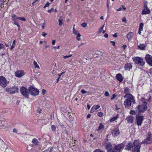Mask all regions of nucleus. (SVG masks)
<instances>
[{
	"instance_id": "9",
	"label": "nucleus",
	"mask_w": 152,
	"mask_h": 152,
	"mask_svg": "<svg viewBox=\"0 0 152 152\" xmlns=\"http://www.w3.org/2000/svg\"><path fill=\"white\" fill-rule=\"evenodd\" d=\"M125 144L126 142H124L120 144L115 145L114 146V149L116 150L118 152H121L125 147Z\"/></svg>"
},
{
	"instance_id": "10",
	"label": "nucleus",
	"mask_w": 152,
	"mask_h": 152,
	"mask_svg": "<svg viewBox=\"0 0 152 152\" xmlns=\"http://www.w3.org/2000/svg\"><path fill=\"white\" fill-rule=\"evenodd\" d=\"M148 3L147 1H145L144 4V9L142 10V14H149L150 12V10L147 7Z\"/></svg>"
},
{
	"instance_id": "45",
	"label": "nucleus",
	"mask_w": 152,
	"mask_h": 152,
	"mask_svg": "<svg viewBox=\"0 0 152 152\" xmlns=\"http://www.w3.org/2000/svg\"><path fill=\"white\" fill-rule=\"evenodd\" d=\"M104 95L106 96H109V94L108 91H106L104 94Z\"/></svg>"
},
{
	"instance_id": "15",
	"label": "nucleus",
	"mask_w": 152,
	"mask_h": 152,
	"mask_svg": "<svg viewBox=\"0 0 152 152\" xmlns=\"http://www.w3.org/2000/svg\"><path fill=\"white\" fill-rule=\"evenodd\" d=\"M105 145V148L107 151V152H108V151L111 150L112 146L110 142H108V141H106L104 143V145Z\"/></svg>"
},
{
	"instance_id": "30",
	"label": "nucleus",
	"mask_w": 152,
	"mask_h": 152,
	"mask_svg": "<svg viewBox=\"0 0 152 152\" xmlns=\"http://www.w3.org/2000/svg\"><path fill=\"white\" fill-rule=\"evenodd\" d=\"M143 26L144 24L143 23H140L139 25V29L142 30Z\"/></svg>"
},
{
	"instance_id": "20",
	"label": "nucleus",
	"mask_w": 152,
	"mask_h": 152,
	"mask_svg": "<svg viewBox=\"0 0 152 152\" xmlns=\"http://www.w3.org/2000/svg\"><path fill=\"white\" fill-rule=\"evenodd\" d=\"M133 33L132 32L129 33L126 35V37L128 40H130L132 39V36Z\"/></svg>"
},
{
	"instance_id": "51",
	"label": "nucleus",
	"mask_w": 152,
	"mask_h": 152,
	"mask_svg": "<svg viewBox=\"0 0 152 152\" xmlns=\"http://www.w3.org/2000/svg\"><path fill=\"white\" fill-rule=\"evenodd\" d=\"M47 34L45 32H42V35L43 37H45Z\"/></svg>"
},
{
	"instance_id": "21",
	"label": "nucleus",
	"mask_w": 152,
	"mask_h": 152,
	"mask_svg": "<svg viewBox=\"0 0 152 152\" xmlns=\"http://www.w3.org/2000/svg\"><path fill=\"white\" fill-rule=\"evenodd\" d=\"M119 115L117 114L115 116L113 117L110 120V122H112L118 119V118L119 117Z\"/></svg>"
},
{
	"instance_id": "57",
	"label": "nucleus",
	"mask_w": 152,
	"mask_h": 152,
	"mask_svg": "<svg viewBox=\"0 0 152 152\" xmlns=\"http://www.w3.org/2000/svg\"><path fill=\"white\" fill-rule=\"evenodd\" d=\"M104 37L106 38H107L108 37V34L107 33L105 34H104Z\"/></svg>"
},
{
	"instance_id": "64",
	"label": "nucleus",
	"mask_w": 152,
	"mask_h": 152,
	"mask_svg": "<svg viewBox=\"0 0 152 152\" xmlns=\"http://www.w3.org/2000/svg\"><path fill=\"white\" fill-rule=\"evenodd\" d=\"M126 45H124L122 46V47L125 50L126 48Z\"/></svg>"
},
{
	"instance_id": "24",
	"label": "nucleus",
	"mask_w": 152,
	"mask_h": 152,
	"mask_svg": "<svg viewBox=\"0 0 152 152\" xmlns=\"http://www.w3.org/2000/svg\"><path fill=\"white\" fill-rule=\"evenodd\" d=\"M32 142L33 144L35 145H38L39 143V142L35 138L33 139Z\"/></svg>"
},
{
	"instance_id": "35",
	"label": "nucleus",
	"mask_w": 152,
	"mask_h": 152,
	"mask_svg": "<svg viewBox=\"0 0 152 152\" xmlns=\"http://www.w3.org/2000/svg\"><path fill=\"white\" fill-rule=\"evenodd\" d=\"M104 26V25H103L102 26L101 28H100L99 29V30L98 31V34L100 33V32H101L103 30V28Z\"/></svg>"
},
{
	"instance_id": "3",
	"label": "nucleus",
	"mask_w": 152,
	"mask_h": 152,
	"mask_svg": "<svg viewBox=\"0 0 152 152\" xmlns=\"http://www.w3.org/2000/svg\"><path fill=\"white\" fill-rule=\"evenodd\" d=\"M141 143L139 140H134L133 142L132 152H140Z\"/></svg>"
},
{
	"instance_id": "11",
	"label": "nucleus",
	"mask_w": 152,
	"mask_h": 152,
	"mask_svg": "<svg viewBox=\"0 0 152 152\" xmlns=\"http://www.w3.org/2000/svg\"><path fill=\"white\" fill-rule=\"evenodd\" d=\"M7 84L6 78L3 76H0V86L4 88L7 86Z\"/></svg>"
},
{
	"instance_id": "26",
	"label": "nucleus",
	"mask_w": 152,
	"mask_h": 152,
	"mask_svg": "<svg viewBox=\"0 0 152 152\" xmlns=\"http://www.w3.org/2000/svg\"><path fill=\"white\" fill-rule=\"evenodd\" d=\"M104 126L102 124H100L99 126L98 129L97 130V131L101 129H104Z\"/></svg>"
},
{
	"instance_id": "14",
	"label": "nucleus",
	"mask_w": 152,
	"mask_h": 152,
	"mask_svg": "<svg viewBox=\"0 0 152 152\" xmlns=\"http://www.w3.org/2000/svg\"><path fill=\"white\" fill-rule=\"evenodd\" d=\"M111 133L114 137L117 136L120 133V132L118 127L115 128L111 132Z\"/></svg>"
},
{
	"instance_id": "28",
	"label": "nucleus",
	"mask_w": 152,
	"mask_h": 152,
	"mask_svg": "<svg viewBox=\"0 0 152 152\" xmlns=\"http://www.w3.org/2000/svg\"><path fill=\"white\" fill-rule=\"evenodd\" d=\"M122 7H120L119 8L117 9L116 10L117 11H120L122 9H123L124 10H125L126 9V7L124 5H122Z\"/></svg>"
},
{
	"instance_id": "19",
	"label": "nucleus",
	"mask_w": 152,
	"mask_h": 152,
	"mask_svg": "<svg viewBox=\"0 0 152 152\" xmlns=\"http://www.w3.org/2000/svg\"><path fill=\"white\" fill-rule=\"evenodd\" d=\"M152 142V140H150L149 139L146 138L144 139L141 143L142 144H151Z\"/></svg>"
},
{
	"instance_id": "16",
	"label": "nucleus",
	"mask_w": 152,
	"mask_h": 152,
	"mask_svg": "<svg viewBox=\"0 0 152 152\" xmlns=\"http://www.w3.org/2000/svg\"><path fill=\"white\" fill-rule=\"evenodd\" d=\"M124 69L125 70H129L132 67V65L131 63H127L124 65Z\"/></svg>"
},
{
	"instance_id": "7",
	"label": "nucleus",
	"mask_w": 152,
	"mask_h": 152,
	"mask_svg": "<svg viewBox=\"0 0 152 152\" xmlns=\"http://www.w3.org/2000/svg\"><path fill=\"white\" fill-rule=\"evenodd\" d=\"M20 93L25 98H29V93L28 89L24 87H21L20 89Z\"/></svg>"
},
{
	"instance_id": "8",
	"label": "nucleus",
	"mask_w": 152,
	"mask_h": 152,
	"mask_svg": "<svg viewBox=\"0 0 152 152\" xmlns=\"http://www.w3.org/2000/svg\"><path fill=\"white\" fill-rule=\"evenodd\" d=\"M144 119L142 116L137 114L136 116L135 122L138 126H141L142 123V121Z\"/></svg>"
},
{
	"instance_id": "1",
	"label": "nucleus",
	"mask_w": 152,
	"mask_h": 152,
	"mask_svg": "<svg viewBox=\"0 0 152 152\" xmlns=\"http://www.w3.org/2000/svg\"><path fill=\"white\" fill-rule=\"evenodd\" d=\"M151 99V96H149L148 99H146L144 98H142L140 101L142 102L141 104L137 106V108L138 110V113H143L147 109V101L150 102Z\"/></svg>"
},
{
	"instance_id": "2",
	"label": "nucleus",
	"mask_w": 152,
	"mask_h": 152,
	"mask_svg": "<svg viewBox=\"0 0 152 152\" xmlns=\"http://www.w3.org/2000/svg\"><path fill=\"white\" fill-rule=\"evenodd\" d=\"M124 98H127L124 102V105L126 108L130 107L132 104H133L135 103L134 97L131 94H126L124 96Z\"/></svg>"
},
{
	"instance_id": "43",
	"label": "nucleus",
	"mask_w": 152,
	"mask_h": 152,
	"mask_svg": "<svg viewBox=\"0 0 152 152\" xmlns=\"http://www.w3.org/2000/svg\"><path fill=\"white\" fill-rule=\"evenodd\" d=\"M54 10L53 8H51L50 10H48L47 12L49 13H51Z\"/></svg>"
},
{
	"instance_id": "56",
	"label": "nucleus",
	"mask_w": 152,
	"mask_h": 152,
	"mask_svg": "<svg viewBox=\"0 0 152 152\" xmlns=\"http://www.w3.org/2000/svg\"><path fill=\"white\" fill-rule=\"evenodd\" d=\"M113 36L115 38H116L117 37V33H115L113 35Z\"/></svg>"
},
{
	"instance_id": "61",
	"label": "nucleus",
	"mask_w": 152,
	"mask_h": 152,
	"mask_svg": "<svg viewBox=\"0 0 152 152\" xmlns=\"http://www.w3.org/2000/svg\"><path fill=\"white\" fill-rule=\"evenodd\" d=\"M149 72L152 74V68H151L149 70Z\"/></svg>"
},
{
	"instance_id": "27",
	"label": "nucleus",
	"mask_w": 152,
	"mask_h": 152,
	"mask_svg": "<svg viewBox=\"0 0 152 152\" xmlns=\"http://www.w3.org/2000/svg\"><path fill=\"white\" fill-rule=\"evenodd\" d=\"M33 64L35 68H37L40 69L39 65H38L37 62L35 61L34 60V61Z\"/></svg>"
},
{
	"instance_id": "42",
	"label": "nucleus",
	"mask_w": 152,
	"mask_h": 152,
	"mask_svg": "<svg viewBox=\"0 0 152 152\" xmlns=\"http://www.w3.org/2000/svg\"><path fill=\"white\" fill-rule=\"evenodd\" d=\"M4 45L0 43V50L4 49Z\"/></svg>"
},
{
	"instance_id": "46",
	"label": "nucleus",
	"mask_w": 152,
	"mask_h": 152,
	"mask_svg": "<svg viewBox=\"0 0 152 152\" xmlns=\"http://www.w3.org/2000/svg\"><path fill=\"white\" fill-rule=\"evenodd\" d=\"M79 32L78 31H76V30H74L73 31V33L75 35H76L77 34H78Z\"/></svg>"
},
{
	"instance_id": "25",
	"label": "nucleus",
	"mask_w": 152,
	"mask_h": 152,
	"mask_svg": "<svg viewBox=\"0 0 152 152\" xmlns=\"http://www.w3.org/2000/svg\"><path fill=\"white\" fill-rule=\"evenodd\" d=\"M152 134L151 132H148L146 135V138L150 140H152V138H151Z\"/></svg>"
},
{
	"instance_id": "12",
	"label": "nucleus",
	"mask_w": 152,
	"mask_h": 152,
	"mask_svg": "<svg viewBox=\"0 0 152 152\" xmlns=\"http://www.w3.org/2000/svg\"><path fill=\"white\" fill-rule=\"evenodd\" d=\"M145 58L148 64L152 66V56L149 54H147L145 56Z\"/></svg>"
},
{
	"instance_id": "6",
	"label": "nucleus",
	"mask_w": 152,
	"mask_h": 152,
	"mask_svg": "<svg viewBox=\"0 0 152 152\" xmlns=\"http://www.w3.org/2000/svg\"><path fill=\"white\" fill-rule=\"evenodd\" d=\"M18 88L17 86H14L12 88H6V91L12 94L18 93Z\"/></svg>"
},
{
	"instance_id": "37",
	"label": "nucleus",
	"mask_w": 152,
	"mask_h": 152,
	"mask_svg": "<svg viewBox=\"0 0 152 152\" xmlns=\"http://www.w3.org/2000/svg\"><path fill=\"white\" fill-rule=\"evenodd\" d=\"M50 4V3H49L48 2H47L46 4L43 7V8H45L46 7H49V5Z\"/></svg>"
},
{
	"instance_id": "41",
	"label": "nucleus",
	"mask_w": 152,
	"mask_h": 152,
	"mask_svg": "<svg viewBox=\"0 0 152 152\" xmlns=\"http://www.w3.org/2000/svg\"><path fill=\"white\" fill-rule=\"evenodd\" d=\"M18 19H19L22 21H26V19L24 17H19Z\"/></svg>"
},
{
	"instance_id": "58",
	"label": "nucleus",
	"mask_w": 152,
	"mask_h": 152,
	"mask_svg": "<svg viewBox=\"0 0 152 152\" xmlns=\"http://www.w3.org/2000/svg\"><path fill=\"white\" fill-rule=\"evenodd\" d=\"M122 21L124 22H126V19L125 18H124L122 19Z\"/></svg>"
},
{
	"instance_id": "60",
	"label": "nucleus",
	"mask_w": 152,
	"mask_h": 152,
	"mask_svg": "<svg viewBox=\"0 0 152 152\" xmlns=\"http://www.w3.org/2000/svg\"><path fill=\"white\" fill-rule=\"evenodd\" d=\"M46 91L45 89H43L42 91V94L44 95Z\"/></svg>"
},
{
	"instance_id": "47",
	"label": "nucleus",
	"mask_w": 152,
	"mask_h": 152,
	"mask_svg": "<svg viewBox=\"0 0 152 152\" xmlns=\"http://www.w3.org/2000/svg\"><path fill=\"white\" fill-rule=\"evenodd\" d=\"M81 26L83 27H85L86 26L87 24L85 23H83L81 24Z\"/></svg>"
},
{
	"instance_id": "13",
	"label": "nucleus",
	"mask_w": 152,
	"mask_h": 152,
	"mask_svg": "<svg viewBox=\"0 0 152 152\" xmlns=\"http://www.w3.org/2000/svg\"><path fill=\"white\" fill-rule=\"evenodd\" d=\"M15 76L18 77H21L25 75V73L23 71L21 70H18L15 72Z\"/></svg>"
},
{
	"instance_id": "54",
	"label": "nucleus",
	"mask_w": 152,
	"mask_h": 152,
	"mask_svg": "<svg viewBox=\"0 0 152 152\" xmlns=\"http://www.w3.org/2000/svg\"><path fill=\"white\" fill-rule=\"evenodd\" d=\"M14 22V24L15 25H16L17 24H18V21L17 20L15 21H13Z\"/></svg>"
},
{
	"instance_id": "32",
	"label": "nucleus",
	"mask_w": 152,
	"mask_h": 152,
	"mask_svg": "<svg viewBox=\"0 0 152 152\" xmlns=\"http://www.w3.org/2000/svg\"><path fill=\"white\" fill-rule=\"evenodd\" d=\"M132 146H128L127 145H126L125 149L128 150H130L132 148Z\"/></svg>"
},
{
	"instance_id": "62",
	"label": "nucleus",
	"mask_w": 152,
	"mask_h": 152,
	"mask_svg": "<svg viewBox=\"0 0 152 152\" xmlns=\"http://www.w3.org/2000/svg\"><path fill=\"white\" fill-rule=\"evenodd\" d=\"M87 107L88 109V110H89L90 108V105L89 104H87Z\"/></svg>"
},
{
	"instance_id": "52",
	"label": "nucleus",
	"mask_w": 152,
	"mask_h": 152,
	"mask_svg": "<svg viewBox=\"0 0 152 152\" xmlns=\"http://www.w3.org/2000/svg\"><path fill=\"white\" fill-rule=\"evenodd\" d=\"M13 132H15V133H17L18 132V130L15 129L14 128L13 130Z\"/></svg>"
},
{
	"instance_id": "4",
	"label": "nucleus",
	"mask_w": 152,
	"mask_h": 152,
	"mask_svg": "<svg viewBox=\"0 0 152 152\" xmlns=\"http://www.w3.org/2000/svg\"><path fill=\"white\" fill-rule=\"evenodd\" d=\"M133 61L138 65L143 66L145 64V62L141 57L135 56L132 58Z\"/></svg>"
},
{
	"instance_id": "39",
	"label": "nucleus",
	"mask_w": 152,
	"mask_h": 152,
	"mask_svg": "<svg viewBox=\"0 0 152 152\" xmlns=\"http://www.w3.org/2000/svg\"><path fill=\"white\" fill-rule=\"evenodd\" d=\"M130 113L132 115H134L135 114V111L134 110H131L130 112Z\"/></svg>"
},
{
	"instance_id": "29",
	"label": "nucleus",
	"mask_w": 152,
	"mask_h": 152,
	"mask_svg": "<svg viewBox=\"0 0 152 152\" xmlns=\"http://www.w3.org/2000/svg\"><path fill=\"white\" fill-rule=\"evenodd\" d=\"M129 91V89L128 87L124 89V93L126 94H128V93Z\"/></svg>"
},
{
	"instance_id": "33",
	"label": "nucleus",
	"mask_w": 152,
	"mask_h": 152,
	"mask_svg": "<svg viewBox=\"0 0 152 152\" xmlns=\"http://www.w3.org/2000/svg\"><path fill=\"white\" fill-rule=\"evenodd\" d=\"M51 129L52 131L54 132L56 130V127L54 125H52L51 126Z\"/></svg>"
},
{
	"instance_id": "50",
	"label": "nucleus",
	"mask_w": 152,
	"mask_h": 152,
	"mask_svg": "<svg viewBox=\"0 0 152 152\" xmlns=\"http://www.w3.org/2000/svg\"><path fill=\"white\" fill-rule=\"evenodd\" d=\"M110 43L113 46H115V42L113 41H111L110 42Z\"/></svg>"
},
{
	"instance_id": "53",
	"label": "nucleus",
	"mask_w": 152,
	"mask_h": 152,
	"mask_svg": "<svg viewBox=\"0 0 152 152\" xmlns=\"http://www.w3.org/2000/svg\"><path fill=\"white\" fill-rule=\"evenodd\" d=\"M115 106L116 107V109L117 110L120 109V108L118 107V104H116L115 105Z\"/></svg>"
},
{
	"instance_id": "5",
	"label": "nucleus",
	"mask_w": 152,
	"mask_h": 152,
	"mask_svg": "<svg viewBox=\"0 0 152 152\" xmlns=\"http://www.w3.org/2000/svg\"><path fill=\"white\" fill-rule=\"evenodd\" d=\"M28 90L29 94L30 93L31 95L34 96L38 95L39 92L38 89L32 86L29 87Z\"/></svg>"
},
{
	"instance_id": "48",
	"label": "nucleus",
	"mask_w": 152,
	"mask_h": 152,
	"mask_svg": "<svg viewBox=\"0 0 152 152\" xmlns=\"http://www.w3.org/2000/svg\"><path fill=\"white\" fill-rule=\"evenodd\" d=\"M4 2V0H0V5H3Z\"/></svg>"
},
{
	"instance_id": "36",
	"label": "nucleus",
	"mask_w": 152,
	"mask_h": 152,
	"mask_svg": "<svg viewBox=\"0 0 152 152\" xmlns=\"http://www.w3.org/2000/svg\"><path fill=\"white\" fill-rule=\"evenodd\" d=\"M94 152H104V151L100 149H96L94 150Z\"/></svg>"
},
{
	"instance_id": "59",
	"label": "nucleus",
	"mask_w": 152,
	"mask_h": 152,
	"mask_svg": "<svg viewBox=\"0 0 152 152\" xmlns=\"http://www.w3.org/2000/svg\"><path fill=\"white\" fill-rule=\"evenodd\" d=\"M55 42L56 41L55 40H53L52 41V43L53 45H54L55 44Z\"/></svg>"
},
{
	"instance_id": "55",
	"label": "nucleus",
	"mask_w": 152,
	"mask_h": 152,
	"mask_svg": "<svg viewBox=\"0 0 152 152\" xmlns=\"http://www.w3.org/2000/svg\"><path fill=\"white\" fill-rule=\"evenodd\" d=\"M91 116V115L90 114H88V115L87 116L86 118H87L88 119L90 118Z\"/></svg>"
},
{
	"instance_id": "63",
	"label": "nucleus",
	"mask_w": 152,
	"mask_h": 152,
	"mask_svg": "<svg viewBox=\"0 0 152 152\" xmlns=\"http://www.w3.org/2000/svg\"><path fill=\"white\" fill-rule=\"evenodd\" d=\"M5 45L7 47H8L10 45L9 44V43H8L7 44L6 43H5Z\"/></svg>"
},
{
	"instance_id": "22",
	"label": "nucleus",
	"mask_w": 152,
	"mask_h": 152,
	"mask_svg": "<svg viewBox=\"0 0 152 152\" xmlns=\"http://www.w3.org/2000/svg\"><path fill=\"white\" fill-rule=\"evenodd\" d=\"M145 47L146 45L145 44H141L138 46V48L142 50H144Z\"/></svg>"
},
{
	"instance_id": "34",
	"label": "nucleus",
	"mask_w": 152,
	"mask_h": 152,
	"mask_svg": "<svg viewBox=\"0 0 152 152\" xmlns=\"http://www.w3.org/2000/svg\"><path fill=\"white\" fill-rule=\"evenodd\" d=\"M93 107L94 109L95 110H96L100 107V106L99 105H97L96 106H94Z\"/></svg>"
},
{
	"instance_id": "40",
	"label": "nucleus",
	"mask_w": 152,
	"mask_h": 152,
	"mask_svg": "<svg viewBox=\"0 0 152 152\" xmlns=\"http://www.w3.org/2000/svg\"><path fill=\"white\" fill-rule=\"evenodd\" d=\"M103 113L101 112H99L97 113V115L99 117H101L102 116Z\"/></svg>"
},
{
	"instance_id": "49",
	"label": "nucleus",
	"mask_w": 152,
	"mask_h": 152,
	"mask_svg": "<svg viewBox=\"0 0 152 152\" xmlns=\"http://www.w3.org/2000/svg\"><path fill=\"white\" fill-rule=\"evenodd\" d=\"M81 92L82 93H83V94H85V93H86L87 92L86 91H85L84 89L81 90Z\"/></svg>"
},
{
	"instance_id": "23",
	"label": "nucleus",
	"mask_w": 152,
	"mask_h": 152,
	"mask_svg": "<svg viewBox=\"0 0 152 152\" xmlns=\"http://www.w3.org/2000/svg\"><path fill=\"white\" fill-rule=\"evenodd\" d=\"M11 17L12 18V20L13 21L17 20V19H18L19 18V17L17 16L15 14H12V15H11Z\"/></svg>"
},
{
	"instance_id": "31",
	"label": "nucleus",
	"mask_w": 152,
	"mask_h": 152,
	"mask_svg": "<svg viewBox=\"0 0 152 152\" xmlns=\"http://www.w3.org/2000/svg\"><path fill=\"white\" fill-rule=\"evenodd\" d=\"M15 40H14L13 41L12 45L11 47L10 50H12L13 48H14L15 46Z\"/></svg>"
},
{
	"instance_id": "38",
	"label": "nucleus",
	"mask_w": 152,
	"mask_h": 152,
	"mask_svg": "<svg viewBox=\"0 0 152 152\" xmlns=\"http://www.w3.org/2000/svg\"><path fill=\"white\" fill-rule=\"evenodd\" d=\"M59 25L60 26H61L62 24V20L61 19H59L58 20Z\"/></svg>"
},
{
	"instance_id": "18",
	"label": "nucleus",
	"mask_w": 152,
	"mask_h": 152,
	"mask_svg": "<svg viewBox=\"0 0 152 152\" xmlns=\"http://www.w3.org/2000/svg\"><path fill=\"white\" fill-rule=\"evenodd\" d=\"M116 78L119 81L120 83L123 80L122 76L121 74L118 73L117 74L116 76Z\"/></svg>"
},
{
	"instance_id": "44",
	"label": "nucleus",
	"mask_w": 152,
	"mask_h": 152,
	"mask_svg": "<svg viewBox=\"0 0 152 152\" xmlns=\"http://www.w3.org/2000/svg\"><path fill=\"white\" fill-rule=\"evenodd\" d=\"M127 145L128 146H132V148L133 147V143L132 144L131 143V141H129L128 143L127 144Z\"/></svg>"
},
{
	"instance_id": "17",
	"label": "nucleus",
	"mask_w": 152,
	"mask_h": 152,
	"mask_svg": "<svg viewBox=\"0 0 152 152\" xmlns=\"http://www.w3.org/2000/svg\"><path fill=\"white\" fill-rule=\"evenodd\" d=\"M134 118L132 115H130L126 118V120L128 123L132 124L134 121Z\"/></svg>"
}]
</instances>
